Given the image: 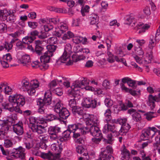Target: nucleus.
I'll list each match as a JSON object with an SVG mask.
<instances>
[{
  "instance_id": "f257e3e1",
  "label": "nucleus",
  "mask_w": 160,
  "mask_h": 160,
  "mask_svg": "<svg viewBox=\"0 0 160 160\" xmlns=\"http://www.w3.org/2000/svg\"><path fill=\"white\" fill-rule=\"evenodd\" d=\"M88 84V82L85 78H82L81 80H77L72 84L71 87L72 90L69 93V96H74L75 98L81 97L80 91L83 89Z\"/></svg>"
},
{
  "instance_id": "f03ea898",
  "label": "nucleus",
  "mask_w": 160,
  "mask_h": 160,
  "mask_svg": "<svg viewBox=\"0 0 160 160\" xmlns=\"http://www.w3.org/2000/svg\"><path fill=\"white\" fill-rule=\"evenodd\" d=\"M59 145H57L55 143L52 144L51 146V149L54 152L53 153L49 152L48 153L42 152L41 154V157L44 159H48L49 160H59L60 157V153L62 148Z\"/></svg>"
},
{
  "instance_id": "7ed1b4c3",
  "label": "nucleus",
  "mask_w": 160,
  "mask_h": 160,
  "mask_svg": "<svg viewBox=\"0 0 160 160\" xmlns=\"http://www.w3.org/2000/svg\"><path fill=\"white\" fill-rule=\"evenodd\" d=\"M68 129L72 134L73 138H76L80 137L81 133L85 134L88 130V128L85 127L83 125L79 123L69 125Z\"/></svg>"
},
{
  "instance_id": "20e7f679",
  "label": "nucleus",
  "mask_w": 160,
  "mask_h": 160,
  "mask_svg": "<svg viewBox=\"0 0 160 160\" xmlns=\"http://www.w3.org/2000/svg\"><path fill=\"white\" fill-rule=\"evenodd\" d=\"M15 151L10 153V156L6 157L7 160H13V158L23 159L25 157V149L20 146L15 149Z\"/></svg>"
},
{
  "instance_id": "39448f33",
  "label": "nucleus",
  "mask_w": 160,
  "mask_h": 160,
  "mask_svg": "<svg viewBox=\"0 0 160 160\" xmlns=\"http://www.w3.org/2000/svg\"><path fill=\"white\" fill-rule=\"evenodd\" d=\"M113 152V150L111 145L106 146L105 149H102L100 158L98 160H114V157L110 155Z\"/></svg>"
},
{
  "instance_id": "423d86ee",
  "label": "nucleus",
  "mask_w": 160,
  "mask_h": 160,
  "mask_svg": "<svg viewBox=\"0 0 160 160\" xmlns=\"http://www.w3.org/2000/svg\"><path fill=\"white\" fill-rule=\"evenodd\" d=\"M12 124L11 122L9 121L8 119H0V125L2 127V130H0V139H2L4 138V133H7Z\"/></svg>"
},
{
  "instance_id": "0eeeda50",
  "label": "nucleus",
  "mask_w": 160,
  "mask_h": 160,
  "mask_svg": "<svg viewBox=\"0 0 160 160\" xmlns=\"http://www.w3.org/2000/svg\"><path fill=\"white\" fill-rule=\"evenodd\" d=\"M82 105L85 108H95L98 106V104L96 100L91 97H88L83 98Z\"/></svg>"
},
{
  "instance_id": "6e6552de",
  "label": "nucleus",
  "mask_w": 160,
  "mask_h": 160,
  "mask_svg": "<svg viewBox=\"0 0 160 160\" xmlns=\"http://www.w3.org/2000/svg\"><path fill=\"white\" fill-rule=\"evenodd\" d=\"M10 101L14 103L15 105H17L22 106L25 103L24 97L20 94H16L13 96H9Z\"/></svg>"
},
{
  "instance_id": "1a4fd4ad",
  "label": "nucleus",
  "mask_w": 160,
  "mask_h": 160,
  "mask_svg": "<svg viewBox=\"0 0 160 160\" xmlns=\"http://www.w3.org/2000/svg\"><path fill=\"white\" fill-rule=\"evenodd\" d=\"M51 95L50 92H45L44 97L43 99L39 98L37 100V105L42 104L44 106H47L49 105L51 103Z\"/></svg>"
},
{
  "instance_id": "9d476101",
  "label": "nucleus",
  "mask_w": 160,
  "mask_h": 160,
  "mask_svg": "<svg viewBox=\"0 0 160 160\" xmlns=\"http://www.w3.org/2000/svg\"><path fill=\"white\" fill-rule=\"evenodd\" d=\"M160 92V89L159 90ZM160 99V92L158 93V96L155 95L153 96L152 95L150 94L148 98V101L147 104L150 108L151 110H152L155 108L156 105L155 102H159Z\"/></svg>"
},
{
  "instance_id": "9b49d317",
  "label": "nucleus",
  "mask_w": 160,
  "mask_h": 160,
  "mask_svg": "<svg viewBox=\"0 0 160 160\" xmlns=\"http://www.w3.org/2000/svg\"><path fill=\"white\" fill-rule=\"evenodd\" d=\"M72 37H73L72 39L73 42L76 44L81 42L83 39V38L82 37H74L73 33L70 31H68L67 33L64 34L62 38L63 40H65Z\"/></svg>"
},
{
  "instance_id": "f8f14e48",
  "label": "nucleus",
  "mask_w": 160,
  "mask_h": 160,
  "mask_svg": "<svg viewBox=\"0 0 160 160\" xmlns=\"http://www.w3.org/2000/svg\"><path fill=\"white\" fill-rule=\"evenodd\" d=\"M90 118H88L86 121V124L88 126L87 127H89V126L98 125L99 121L98 118L93 115H89Z\"/></svg>"
},
{
  "instance_id": "ddd939ff",
  "label": "nucleus",
  "mask_w": 160,
  "mask_h": 160,
  "mask_svg": "<svg viewBox=\"0 0 160 160\" xmlns=\"http://www.w3.org/2000/svg\"><path fill=\"white\" fill-rule=\"evenodd\" d=\"M97 126L94 125L91 126L90 127H87L88 128V130L87 132L89 131L91 134L94 137L102 136L101 131Z\"/></svg>"
},
{
  "instance_id": "4468645a",
  "label": "nucleus",
  "mask_w": 160,
  "mask_h": 160,
  "mask_svg": "<svg viewBox=\"0 0 160 160\" xmlns=\"http://www.w3.org/2000/svg\"><path fill=\"white\" fill-rule=\"evenodd\" d=\"M70 54L67 52H63V54L60 57L59 60L62 63H67L68 65H71L73 62L70 60Z\"/></svg>"
},
{
  "instance_id": "2eb2a0df",
  "label": "nucleus",
  "mask_w": 160,
  "mask_h": 160,
  "mask_svg": "<svg viewBox=\"0 0 160 160\" xmlns=\"http://www.w3.org/2000/svg\"><path fill=\"white\" fill-rule=\"evenodd\" d=\"M14 132L18 135H20L23 133V126L22 123H18L13 126Z\"/></svg>"
},
{
  "instance_id": "dca6fc26",
  "label": "nucleus",
  "mask_w": 160,
  "mask_h": 160,
  "mask_svg": "<svg viewBox=\"0 0 160 160\" xmlns=\"http://www.w3.org/2000/svg\"><path fill=\"white\" fill-rule=\"evenodd\" d=\"M44 127L38 124H35L31 125V129L33 132H37L38 134H42L43 132Z\"/></svg>"
},
{
  "instance_id": "f3484780",
  "label": "nucleus",
  "mask_w": 160,
  "mask_h": 160,
  "mask_svg": "<svg viewBox=\"0 0 160 160\" xmlns=\"http://www.w3.org/2000/svg\"><path fill=\"white\" fill-rule=\"evenodd\" d=\"M150 23L144 24L142 23H139L136 27L139 30L138 33H141L145 32L146 30H148L150 27Z\"/></svg>"
},
{
  "instance_id": "a211bd4d",
  "label": "nucleus",
  "mask_w": 160,
  "mask_h": 160,
  "mask_svg": "<svg viewBox=\"0 0 160 160\" xmlns=\"http://www.w3.org/2000/svg\"><path fill=\"white\" fill-rule=\"evenodd\" d=\"M35 52L39 55L42 54L44 48L42 45V42L40 40L35 41Z\"/></svg>"
},
{
  "instance_id": "6ab92c4d",
  "label": "nucleus",
  "mask_w": 160,
  "mask_h": 160,
  "mask_svg": "<svg viewBox=\"0 0 160 160\" xmlns=\"http://www.w3.org/2000/svg\"><path fill=\"white\" fill-rule=\"evenodd\" d=\"M20 62L23 66L28 67L31 63L30 56L28 55H23L20 59Z\"/></svg>"
},
{
  "instance_id": "aec40b11",
  "label": "nucleus",
  "mask_w": 160,
  "mask_h": 160,
  "mask_svg": "<svg viewBox=\"0 0 160 160\" xmlns=\"http://www.w3.org/2000/svg\"><path fill=\"white\" fill-rule=\"evenodd\" d=\"M8 102H5L2 104V106L4 109L9 110L10 112H13V106L15 105L14 103L11 102L9 100V97L8 98Z\"/></svg>"
},
{
  "instance_id": "412c9836",
  "label": "nucleus",
  "mask_w": 160,
  "mask_h": 160,
  "mask_svg": "<svg viewBox=\"0 0 160 160\" xmlns=\"http://www.w3.org/2000/svg\"><path fill=\"white\" fill-rule=\"evenodd\" d=\"M121 159L122 160H128L129 158L130 153L126 148L125 146H123L121 149Z\"/></svg>"
},
{
  "instance_id": "4be33fe9",
  "label": "nucleus",
  "mask_w": 160,
  "mask_h": 160,
  "mask_svg": "<svg viewBox=\"0 0 160 160\" xmlns=\"http://www.w3.org/2000/svg\"><path fill=\"white\" fill-rule=\"evenodd\" d=\"M151 133L148 129H144L142 131L140 136L141 139L143 140H148L149 138H152Z\"/></svg>"
},
{
  "instance_id": "5701e85b",
  "label": "nucleus",
  "mask_w": 160,
  "mask_h": 160,
  "mask_svg": "<svg viewBox=\"0 0 160 160\" xmlns=\"http://www.w3.org/2000/svg\"><path fill=\"white\" fill-rule=\"evenodd\" d=\"M56 100V103L54 106L53 109L55 112L57 113H59L62 108L64 107H63V104L61 100L58 99H57Z\"/></svg>"
},
{
  "instance_id": "b1692460",
  "label": "nucleus",
  "mask_w": 160,
  "mask_h": 160,
  "mask_svg": "<svg viewBox=\"0 0 160 160\" xmlns=\"http://www.w3.org/2000/svg\"><path fill=\"white\" fill-rule=\"evenodd\" d=\"M130 128V126L128 123L122 125L119 131V134L122 135H125L128 132Z\"/></svg>"
},
{
  "instance_id": "393cba45",
  "label": "nucleus",
  "mask_w": 160,
  "mask_h": 160,
  "mask_svg": "<svg viewBox=\"0 0 160 160\" xmlns=\"http://www.w3.org/2000/svg\"><path fill=\"white\" fill-rule=\"evenodd\" d=\"M58 114L60 117L63 119H66L70 115L68 111L65 108H62Z\"/></svg>"
},
{
  "instance_id": "a878e982",
  "label": "nucleus",
  "mask_w": 160,
  "mask_h": 160,
  "mask_svg": "<svg viewBox=\"0 0 160 160\" xmlns=\"http://www.w3.org/2000/svg\"><path fill=\"white\" fill-rule=\"evenodd\" d=\"M52 56V54H51V53L49 54L47 52H46L43 55L41 56V61L42 62L48 63L49 61L50 57Z\"/></svg>"
},
{
  "instance_id": "bb28decb",
  "label": "nucleus",
  "mask_w": 160,
  "mask_h": 160,
  "mask_svg": "<svg viewBox=\"0 0 160 160\" xmlns=\"http://www.w3.org/2000/svg\"><path fill=\"white\" fill-rule=\"evenodd\" d=\"M122 82L123 83H127L130 87L133 88L135 84V81L132 80L131 78L128 77H125L122 78Z\"/></svg>"
},
{
  "instance_id": "cd10ccee",
  "label": "nucleus",
  "mask_w": 160,
  "mask_h": 160,
  "mask_svg": "<svg viewBox=\"0 0 160 160\" xmlns=\"http://www.w3.org/2000/svg\"><path fill=\"white\" fill-rule=\"evenodd\" d=\"M59 22L60 19L58 18H51L49 19H43L42 20V22L43 23H45L46 22H49L51 24L53 23L55 25L58 24Z\"/></svg>"
},
{
  "instance_id": "c85d7f7f",
  "label": "nucleus",
  "mask_w": 160,
  "mask_h": 160,
  "mask_svg": "<svg viewBox=\"0 0 160 160\" xmlns=\"http://www.w3.org/2000/svg\"><path fill=\"white\" fill-rule=\"evenodd\" d=\"M58 27L60 30L59 33H63L64 32L68 30V25L63 22H61L58 24Z\"/></svg>"
},
{
  "instance_id": "c756f323",
  "label": "nucleus",
  "mask_w": 160,
  "mask_h": 160,
  "mask_svg": "<svg viewBox=\"0 0 160 160\" xmlns=\"http://www.w3.org/2000/svg\"><path fill=\"white\" fill-rule=\"evenodd\" d=\"M60 130V128L57 126L51 127L48 130V132L49 135L57 134Z\"/></svg>"
},
{
  "instance_id": "7c9ffc66",
  "label": "nucleus",
  "mask_w": 160,
  "mask_h": 160,
  "mask_svg": "<svg viewBox=\"0 0 160 160\" xmlns=\"http://www.w3.org/2000/svg\"><path fill=\"white\" fill-rule=\"evenodd\" d=\"M72 112L74 114L82 115L83 113V112L82 108L76 106L71 109Z\"/></svg>"
},
{
  "instance_id": "2f4dec72",
  "label": "nucleus",
  "mask_w": 160,
  "mask_h": 160,
  "mask_svg": "<svg viewBox=\"0 0 160 160\" xmlns=\"http://www.w3.org/2000/svg\"><path fill=\"white\" fill-rule=\"evenodd\" d=\"M70 96L73 97V99H70L69 101V105L70 107V109L71 110L72 108L77 106L76 101L78 99H79L81 97L79 98H75L74 96Z\"/></svg>"
},
{
  "instance_id": "473e14b6",
  "label": "nucleus",
  "mask_w": 160,
  "mask_h": 160,
  "mask_svg": "<svg viewBox=\"0 0 160 160\" xmlns=\"http://www.w3.org/2000/svg\"><path fill=\"white\" fill-rule=\"evenodd\" d=\"M29 121L30 123L32 125H33L34 124H38L39 123V124H44L46 122L44 120H39L38 119L34 117H32L29 118Z\"/></svg>"
},
{
  "instance_id": "72a5a7b5",
  "label": "nucleus",
  "mask_w": 160,
  "mask_h": 160,
  "mask_svg": "<svg viewBox=\"0 0 160 160\" xmlns=\"http://www.w3.org/2000/svg\"><path fill=\"white\" fill-rule=\"evenodd\" d=\"M89 20L91 24H95L98 21V17L96 14H93L90 16Z\"/></svg>"
},
{
  "instance_id": "f704fd0d",
  "label": "nucleus",
  "mask_w": 160,
  "mask_h": 160,
  "mask_svg": "<svg viewBox=\"0 0 160 160\" xmlns=\"http://www.w3.org/2000/svg\"><path fill=\"white\" fill-rule=\"evenodd\" d=\"M57 48V46L56 45H48L47 46V51L46 52L49 54L51 53V54H52V56L53 52L55 51Z\"/></svg>"
},
{
  "instance_id": "c9c22d12",
  "label": "nucleus",
  "mask_w": 160,
  "mask_h": 160,
  "mask_svg": "<svg viewBox=\"0 0 160 160\" xmlns=\"http://www.w3.org/2000/svg\"><path fill=\"white\" fill-rule=\"evenodd\" d=\"M157 42L155 36L153 35H151L150 36V41L149 44V47L150 49H152L155 46V42Z\"/></svg>"
},
{
  "instance_id": "e433bc0d",
  "label": "nucleus",
  "mask_w": 160,
  "mask_h": 160,
  "mask_svg": "<svg viewBox=\"0 0 160 160\" xmlns=\"http://www.w3.org/2000/svg\"><path fill=\"white\" fill-rule=\"evenodd\" d=\"M22 40L23 43L28 45L29 43L32 42L34 40V38L33 37H31L28 34V36L23 38Z\"/></svg>"
},
{
  "instance_id": "4c0bfd02",
  "label": "nucleus",
  "mask_w": 160,
  "mask_h": 160,
  "mask_svg": "<svg viewBox=\"0 0 160 160\" xmlns=\"http://www.w3.org/2000/svg\"><path fill=\"white\" fill-rule=\"evenodd\" d=\"M134 46L135 52L137 54L142 55L144 54V52L142 48L139 46H138V44H134Z\"/></svg>"
},
{
  "instance_id": "58836bf2",
  "label": "nucleus",
  "mask_w": 160,
  "mask_h": 160,
  "mask_svg": "<svg viewBox=\"0 0 160 160\" xmlns=\"http://www.w3.org/2000/svg\"><path fill=\"white\" fill-rule=\"evenodd\" d=\"M47 42L50 45H54L58 43V38L56 36H53L48 38Z\"/></svg>"
},
{
  "instance_id": "ea45409f",
  "label": "nucleus",
  "mask_w": 160,
  "mask_h": 160,
  "mask_svg": "<svg viewBox=\"0 0 160 160\" xmlns=\"http://www.w3.org/2000/svg\"><path fill=\"white\" fill-rule=\"evenodd\" d=\"M30 83L27 78L23 79L21 82L22 87L23 88L26 89V90L28 89L30 87Z\"/></svg>"
},
{
  "instance_id": "a19ab883",
  "label": "nucleus",
  "mask_w": 160,
  "mask_h": 160,
  "mask_svg": "<svg viewBox=\"0 0 160 160\" xmlns=\"http://www.w3.org/2000/svg\"><path fill=\"white\" fill-rule=\"evenodd\" d=\"M134 18L132 15L127 16L125 18V23L127 24L130 25L131 23L133 22L134 24Z\"/></svg>"
},
{
  "instance_id": "79ce46f5",
  "label": "nucleus",
  "mask_w": 160,
  "mask_h": 160,
  "mask_svg": "<svg viewBox=\"0 0 160 160\" xmlns=\"http://www.w3.org/2000/svg\"><path fill=\"white\" fill-rule=\"evenodd\" d=\"M38 138L44 143H46L48 142L49 138V136L47 134H40L38 136Z\"/></svg>"
},
{
  "instance_id": "37998d69",
  "label": "nucleus",
  "mask_w": 160,
  "mask_h": 160,
  "mask_svg": "<svg viewBox=\"0 0 160 160\" xmlns=\"http://www.w3.org/2000/svg\"><path fill=\"white\" fill-rule=\"evenodd\" d=\"M30 85L31 87L36 89L39 86L40 82L37 80H33L31 81Z\"/></svg>"
},
{
  "instance_id": "c03bdc74",
  "label": "nucleus",
  "mask_w": 160,
  "mask_h": 160,
  "mask_svg": "<svg viewBox=\"0 0 160 160\" xmlns=\"http://www.w3.org/2000/svg\"><path fill=\"white\" fill-rule=\"evenodd\" d=\"M57 83L56 80H54L52 81L48 85L49 90L50 92L53 91L54 90V88L56 86Z\"/></svg>"
},
{
  "instance_id": "a18cd8bd",
  "label": "nucleus",
  "mask_w": 160,
  "mask_h": 160,
  "mask_svg": "<svg viewBox=\"0 0 160 160\" xmlns=\"http://www.w3.org/2000/svg\"><path fill=\"white\" fill-rule=\"evenodd\" d=\"M132 117V119L136 122L140 121L142 119L140 114L138 112L133 114Z\"/></svg>"
},
{
  "instance_id": "49530a36",
  "label": "nucleus",
  "mask_w": 160,
  "mask_h": 160,
  "mask_svg": "<svg viewBox=\"0 0 160 160\" xmlns=\"http://www.w3.org/2000/svg\"><path fill=\"white\" fill-rule=\"evenodd\" d=\"M24 33L23 29H21L20 30L16 31L14 33H12L10 34V35L12 36L13 38H18L22 33Z\"/></svg>"
},
{
  "instance_id": "de8ad7c7",
  "label": "nucleus",
  "mask_w": 160,
  "mask_h": 160,
  "mask_svg": "<svg viewBox=\"0 0 160 160\" xmlns=\"http://www.w3.org/2000/svg\"><path fill=\"white\" fill-rule=\"evenodd\" d=\"M72 59L73 61L74 62H77L81 60H83L86 57L82 55L77 56L73 55L72 56Z\"/></svg>"
},
{
  "instance_id": "09e8293b",
  "label": "nucleus",
  "mask_w": 160,
  "mask_h": 160,
  "mask_svg": "<svg viewBox=\"0 0 160 160\" xmlns=\"http://www.w3.org/2000/svg\"><path fill=\"white\" fill-rule=\"evenodd\" d=\"M72 59L73 61L74 62H77L81 60H83L86 57L82 55L77 56L73 55L72 56Z\"/></svg>"
},
{
  "instance_id": "8fccbe9b",
  "label": "nucleus",
  "mask_w": 160,
  "mask_h": 160,
  "mask_svg": "<svg viewBox=\"0 0 160 160\" xmlns=\"http://www.w3.org/2000/svg\"><path fill=\"white\" fill-rule=\"evenodd\" d=\"M111 112L109 109H108L106 110L104 113V115L106 118V120L107 122L110 121L111 119Z\"/></svg>"
},
{
  "instance_id": "3c124183",
  "label": "nucleus",
  "mask_w": 160,
  "mask_h": 160,
  "mask_svg": "<svg viewBox=\"0 0 160 160\" xmlns=\"http://www.w3.org/2000/svg\"><path fill=\"white\" fill-rule=\"evenodd\" d=\"M13 145V143L11 140L8 139L4 140V145L5 147L7 148L12 147Z\"/></svg>"
},
{
  "instance_id": "603ef678",
  "label": "nucleus",
  "mask_w": 160,
  "mask_h": 160,
  "mask_svg": "<svg viewBox=\"0 0 160 160\" xmlns=\"http://www.w3.org/2000/svg\"><path fill=\"white\" fill-rule=\"evenodd\" d=\"M155 112H147L145 114L146 116V118L148 120H150L151 119L155 117Z\"/></svg>"
},
{
  "instance_id": "864d4df0",
  "label": "nucleus",
  "mask_w": 160,
  "mask_h": 160,
  "mask_svg": "<svg viewBox=\"0 0 160 160\" xmlns=\"http://www.w3.org/2000/svg\"><path fill=\"white\" fill-rule=\"evenodd\" d=\"M4 83L5 85V86H3V88H4V92L5 93L8 95L11 94L12 92V88L8 85L7 83L5 82Z\"/></svg>"
},
{
  "instance_id": "5fc2aeb1",
  "label": "nucleus",
  "mask_w": 160,
  "mask_h": 160,
  "mask_svg": "<svg viewBox=\"0 0 160 160\" xmlns=\"http://www.w3.org/2000/svg\"><path fill=\"white\" fill-rule=\"evenodd\" d=\"M104 103L106 106L109 108L111 107L113 104L112 101L109 98H106Z\"/></svg>"
},
{
  "instance_id": "6e6d98bb",
  "label": "nucleus",
  "mask_w": 160,
  "mask_h": 160,
  "mask_svg": "<svg viewBox=\"0 0 160 160\" xmlns=\"http://www.w3.org/2000/svg\"><path fill=\"white\" fill-rule=\"evenodd\" d=\"M3 46L5 50L8 52H9L12 49L13 45L10 42H5Z\"/></svg>"
},
{
  "instance_id": "4d7b16f0",
  "label": "nucleus",
  "mask_w": 160,
  "mask_h": 160,
  "mask_svg": "<svg viewBox=\"0 0 160 160\" xmlns=\"http://www.w3.org/2000/svg\"><path fill=\"white\" fill-rule=\"evenodd\" d=\"M17 48L20 49H22L26 47V45L21 41H18L16 43Z\"/></svg>"
},
{
  "instance_id": "13d9d810",
  "label": "nucleus",
  "mask_w": 160,
  "mask_h": 160,
  "mask_svg": "<svg viewBox=\"0 0 160 160\" xmlns=\"http://www.w3.org/2000/svg\"><path fill=\"white\" fill-rule=\"evenodd\" d=\"M46 23L47 24L44 25V28L46 32H48L53 28V26L51 23L46 22L44 23L45 24Z\"/></svg>"
},
{
  "instance_id": "bf43d9fd",
  "label": "nucleus",
  "mask_w": 160,
  "mask_h": 160,
  "mask_svg": "<svg viewBox=\"0 0 160 160\" xmlns=\"http://www.w3.org/2000/svg\"><path fill=\"white\" fill-rule=\"evenodd\" d=\"M144 61L148 63L151 62L152 59V55L151 53H147L145 55V57L144 58Z\"/></svg>"
},
{
  "instance_id": "052dcab7",
  "label": "nucleus",
  "mask_w": 160,
  "mask_h": 160,
  "mask_svg": "<svg viewBox=\"0 0 160 160\" xmlns=\"http://www.w3.org/2000/svg\"><path fill=\"white\" fill-rule=\"evenodd\" d=\"M49 67V65L48 63L45 62H42L40 63L39 68L42 70H45L47 69Z\"/></svg>"
},
{
  "instance_id": "680f3d73",
  "label": "nucleus",
  "mask_w": 160,
  "mask_h": 160,
  "mask_svg": "<svg viewBox=\"0 0 160 160\" xmlns=\"http://www.w3.org/2000/svg\"><path fill=\"white\" fill-rule=\"evenodd\" d=\"M71 50L72 48L71 45L69 43H68L65 46L64 52H67V53L70 54L71 52Z\"/></svg>"
},
{
  "instance_id": "e2e57ef3",
  "label": "nucleus",
  "mask_w": 160,
  "mask_h": 160,
  "mask_svg": "<svg viewBox=\"0 0 160 160\" xmlns=\"http://www.w3.org/2000/svg\"><path fill=\"white\" fill-rule=\"evenodd\" d=\"M2 59L3 60L7 61L9 62H10L11 60H12V57L10 53L4 55Z\"/></svg>"
},
{
  "instance_id": "0e129e2a",
  "label": "nucleus",
  "mask_w": 160,
  "mask_h": 160,
  "mask_svg": "<svg viewBox=\"0 0 160 160\" xmlns=\"http://www.w3.org/2000/svg\"><path fill=\"white\" fill-rule=\"evenodd\" d=\"M53 91L55 93L59 96H61L63 94V90L61 88H57Z\"/></svg>"
},
{
  "instance_id": "69168bd1",
  "label": "nucleus",
  "mask_w": 160,
  "mask_h": 160,
  "mask_svg": "<svg viewBox=\"0 0 160 160\" xmlns=\"http://www.w3.org/2000/svg\"><path fill=\"white\" fill-rule=\"evenodd\" d=\"M143 14L145 16H149L151 14L150 8L148 7H145L143 10Z\"/></svg>"
},
{
  "instance_id": "338daca9",
  "label": "nucleus",
  "mask_w": 160,
  "mask_h": 160,
  "mask_svg": "<svg viewBox=\"0 0 160 160\" xmlns=\"http://www.w3.org/2000/svg\"><path fill=\"white\" fill-rule=\"evenodd\" d=\"M57 117L53 114H50L48 115L46 117V118L45 119L47 121H51L57 119Z\"/></svg>"
},
{
  "instance_id": "774afa93",
  "label": "nucleus",
  "mask_w": 160,
  "mask_h": 160,
  "mask_svg": "<svg viewBox=\"0 0 160 160\" xmlns=\"http://www.w3.org/2000/svg\"><path fill=\"white\" fill-rule=\"evenodd\" d=\"M71 133L72 134L71 132L68 129L62 133V136L67 139L68 138H69Z\"/></svg>"
}]
</instances>
